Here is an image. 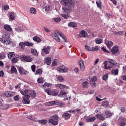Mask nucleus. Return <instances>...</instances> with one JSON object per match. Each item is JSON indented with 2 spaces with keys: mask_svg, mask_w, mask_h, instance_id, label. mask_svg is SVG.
<instances>
[{
  "mask_svg": "<svg viewBox=\"0 0 126 126\" xmlns=\"http://www.w3.org/2000/svg\"><path fill=\"white\" fill-rule=\"evenodd\" d=\"M112 114L109 111H107L106 112V115L107 117H110Z\"/></svg>",
  "mask_w": 126,
  "mask_h": 126,
  "instance_id": "864d4df0",
  "label": "nucleus"
},
{
  "mask_svg": "<svg viewBox=\"0 0 126 126\" xmlns=\"http://www.w3.org/2000/svg\"><path fill=\"white\" fill-rule=\"evenodd\" d=\"M30 12L31 13L35 14L36 13V10L34 8L32 7L30 9Z\"/></svg>",
  "mask_w": 126,
  "mask_h": 126,
  "instance_id": "c9c22d12",
  "label": "nucleus"
},
{
  "mask_svg": "<svg viewBox=\"0 0 126 126\" xmlns=\"http://www.w3.org/2000/svg\"><path fill=\"white\" fill-rule=\"evenodd\" d=\"M11 41L9 40H5L4 44L6 45H8L10 44Z\"/></svg>",
  "mask_w": 126,
  "mask_h": 126,
  "instance_id": "49530a36",
  "label": "nucleus"
},
{
  "mask_svg": "<svg viewBox=\"0 0 126 126\" xmlns=\"http://www.w3.org/2000/svg\"><path fill=\"white\" fill-rule=\"evenodd\" d=\"M45 9L46 11H49L50 9V6H46L45 7Z\"/></svg>",
  "mask_w": 126,
  "mask_h": 126,
  "instance_id": "338daca9",
  "label": "nucleus"
},
{
  "mask_svg": "<svg viewBox=\"0 0 126 126\" xmlns=\"http://www.w3.org/2000/svg\"><path fill=\"white\" fill-rule=\"evenodd\" d=\"M68 25L70 26H71L74 28L76 27L77 26L76 24L73 22H71L69 23L68 24Z\"/></svg>",
  "mask_w": 126,
  "mask_h": 126,
  "instance_id": "79ce46f5",
  "label": "nucleus"
},
{
  "mask_svg": "<svg viewBox=\"0 0 126 126\" xmlns=\"http://www.w3.org/2000/svg\"><path fill=\"white\" fill-rule=\"evenodd\" d=\"M10 18L12 20H13L15 18V16L14 13L11 12L10 13Z\"/></svg>",
  "mask_w": 126,
  "mask_h": 126,
  "instance_id": "c03bdc74",
  "label": "nucleus"
},
{
  "mask_svg": "<svg viewBox=\"0 0 126 126\" xmlns=\"http://www.w3.org/2000/svg\"><path fill=\"white\" fill-rule=\"evenodd\" d=\"M72 0H62L61 4L64 6H67L69 8H72L74 7L75 3L72 1Z\"/></svg>",
  "mask_w": 126,
  "mask_h": 126,
  "instance_id": "f03ea898",
  "label": "nucleus"
},
{
  "mask_svg": "<svg viewBox=\"0 0 126 126\" xmlns=\"http://www.w3.org/2000/svg\"><path fill=\"white\" fill-rule=\"evenodd\" d=\"M108 78V75L107 74H105L103 77V79L105 80H106Z\"/></svg>",
  "mask_w": 126,
  "mask_h": 126,
  "instance_id": "603ef678",
  "label": "nucleus"
},
{
  "mask_svg": "<svg viewBox=\"0 0 126 126\" xmlns=\"http://www.w3.org/2000/svg\"><path fill=\"white\" fill-rule=\"evenodd\" d=\"M38 122L40 123L41 124H42L45 125L47 123V121L46 120H39Z\"/></svg>",
  "mask_w": 126,
  "mask_h": 126,
  "instance_id": "4c0bfd02",
  "label": "nucleus"
},
{
  "mask_svg": "<svg viewBox=\"0 0 126 126\" xmlns=\"http://www.w3.org/2000/svg\"><path fill=\"white\" fill-rule=\"evenodd\" d=\"M109 61L110 63V65L112 66V67L117 64L115 61L113 59H109Z\"/></svg>",
  "mask_w": 126,
  "mask_h": 126,
  "instance_id": "dca6fc26",
  "label": "nucleus"
},
{
  "mask_svg": "<svg viewBox=\"0 0 126 126\" xmlns=\"http://www.w3.org/2000/svg\"><path fill=\"white\" fill-rule=\"evenodd\" d=\"M44 30L47 32H50V30L46 27H44Z\"/></svg>",
  "mask_w": 126,
  "mask_h": 126,
  "instance_id": "69168bd1",
  "label": "nucleus"
},
{
  "mask_svg": "<svg viewBox=\"0 0 126 126\" xmlns=\"http://www.w3.org/2000/svg\"><path fill=\"white\" fill-rule=\"evenodd\" d=\"M79 35L81 37H84L87 36V34L86 32L83 30L79 33Z\"/></svg>",
  "mask_w": 126,
  "mask_h": 126,
  "instance_id": "ddd939ff",
  "label": "nucleus"
},
{
  "mask_svg": "<svg viewBox=\"0 0 126 126\" xmlns=\"http://www.w3.org/2000/svg\"><path fill=\"white\" fill-rule=\"evenodd\" d=\"M58 35H59L60 36L63 38L64 42H65L66 41V38L65 36L63 33L58 30H56L54 31V33L52 35V37L57 41L59 42L60 41V39L58 37Z\"/></svg>",
  "mask_w": 126,
  "mask_h": 126,
  "instance_id": "f257e3e1",
  "label": "nucleus"
},
{
  "mask_svg": "<svg viewBox=\"0 0 126 126\" xmlns=\"http://www.w3.org/2000/svg\"><path fill=\"white\" fill-rule=\"evenodd\" d=\"M57 70L60 73H66L68 71V69L67 67L62 66L58 67Z\"/></svg>",
  "mask_w": 126,
  "mask_h": 126,
  "instance_id": "20e7f679",
  "label": "nucleus"
},
{
  "mask_svg": "<svg viewBox=\"0 0 126 126\" xmlns=\"http://www.w3.org/2000/svg\"><path fill=\"white\" fill-rule=\"evenodd\" d=\"M109 104V102L106 101H104L102 102V105L104 107L108 106Z\"/></svg>",
  "mask_w": 126,
  "mask_h": 126,
  "instance_id": "72a5a7b5",
  "label": "nucleus"
},
{
  "mask_svg": "<svg viewBox=\"0 0 126 126\" xmlns=\"http://www.w3.org/2000/svg\"><path fill=\"white\" fill-rule=\"evenodd\" d=\"M30 95L27 94L25 95L23 97V100L22 102L24 104H28L30 103V100H29V99L30 98Z\"/></svg>",
  "mask_w": 126,
  "mask_h": 126,
  "instance_id": "423d86ee",
  "label": "nucleus"
},
{
  "mask_svg": "<svg viewBox=\"0 0 126 126\" xmlns=\"http://www.w3.org/2000/svg\"><path fill=\"white\" fill-rule=\"evenodd\" d=\"M105 43L106 45L108 48L110 47L113 45V43L111 41H109L107 40H105Z\"/></svg>",
  "mask_w": 126,
  "mask_h": 126,
  "instance_id": "6ab92c4d",
  "label": "nucleus"
},
{
  "mask_svg": "<svg viewBox=\"0 0 126 126\" xmlns=\"http://www.w3.org/2000/svg\"><path fill=\"white\" fill-rule=\"evenodd\" d=\"M118 52L119 48L118 46H115L112 48L111 52L113 54H115Z\"/></svg>",
  "mask_w": 126,
  "mask_h": 126,
  "instance_id": "6e6552de",
  "label": "nucleus"
},
{
  "mask_svg": "<svg viewBox=\"0 0 126 126\" xmlns=\"http://www.w3.org/2000/svg\"><path fill=\"white\" fill-rule=\"evenodd\" d=\"M36 66L35 65H32L31 66V68L32 71L33 72H34L35 71V68Z\"/></svg>",
  "mask_w": 126,
  "mask_h": 126,
  "instance_id": "680f3d73",
  "label": "nucleus"
},
{
  "mask_svg": "<svg viewBox=\"0 0 126 126\" xmlns=\"http://www.w3.org/2000/svg\"><path fill=\"white\" fill-rule=\"evenodd\" d=\"M70 115L67 113H65L63 114L62 115V117L66 119L69 118L70 117Z\"/></svg>",
  "mask_w": 126,
  "mask_h": 126,
  "instance_id": "a878e982",
  "label": "nucleus"
},
{
  "mask_svg": "<svg viewBox=\"0 0 126 126\" xmlns=\"http://www.w3.org/2000/svg\"><path fill=\"white\" fill-rule=\"evenodd\" d=\"M9 105H2L0 106V108L3 110L6 109L9 107Z\"/></svg>",
  "mask_w": 126,
  "mask_h": 126,
  "instance_id": "473e14b6",
  "label": "nucleus"
},
{
  "mask_svg": "<svg viewBox=\"0 0 126 126\" xmlns=\"http://www.w3.org/2000/svg\"><path fill=\"white\" fill-rule=\"evenodd\" d=\"M57 105L63 107L64 106V105L63 104L62 102H58L57 103Z\"/></svg>",
  "mask_w": 126,
  "mask_h": 126,
  "instance_id": "774afa93",
  "label": "nucleus"
},
{
  "mask_svg": "<svg viewBox=\"0 0 126 126\" xmlns=\"http://www.w3.org/2000/svg\"><path fill=\"white\" fill-rule=\"evenodd\" d=\"M101 49H102V50L104 52H107V53H109V51L106 50V49L104 47H101Z\"/></svg>",
  "mask_w": 126,
  "mask_h": 126,
  "instance_id": "0e129e2a",
  "label": "nucleus"
},
{
  "mask_svg": "<svg viewBox=\"0 0 126 126\" xmlns=\"http://www.w3.org/2000/svg\"><path fill=\"white\" fill-rule=\"evenodd\" d=\"M25 44V41L22 42H20L19 44V45L21 46V49H22L24 47Z\"/></svg>",
  "mask_w": 126,
  "mask_h": 126,
  "instance_id": "a19ab883",
  "label": "nucleus"
},
{
  "mask_svg": "<svg viewBox=\"0 0 126 126\" xmlns=\"http://www.w3.org/2000/svg\"><path fill=\"white\" fill-rule=\"evenodd\" d=\"M10 34L9 33L6 31L3 32V38L6 39H9L10 37Z\"/></svg>",
  "mask_w": 126,
  "mask_h": 126,
  "instance_id": "4468645a",
  "label": "nucleus"
},
{
  "mask_svg": "<svg viewBox=\"0 0 126 126\" xmlns=\"http://www.w3.org/2000/svg\"><path fill=\"white\" fill-rule=\"evenodd\" d=\"M67 93L64 92L63 91H61L58 95V96L59 97H63L65 96Z\"/></svg>",
  "mask_w": 126,
  "mask_h": 126,
  "instance_id": "b1692460",
  "label": "nucleus"
},
{
  "mask_svg": "<svg viewBox=\"0 0 126 126\" xmlns=\"http://www.w3.org/2000/svg\"><path fill=\"white\" fill-rule=\"evenodd\" d=\"M89 83L90 84L92 85L91 86L93 87H95L96 85V83H95L94 82H92L91 80L90 81Z\"/></svg>",
  "mask_w": 126,
  "mask_h": 126,
  "instance_id": "8fccbe9b",
  "label": "nucleus"
},
{
  "mask_svg": "<svg viewBox=\"0 0 126 126\" xmlns=\"http://www.w3.org/2000/svg\"><path fill=\"white\" fill-rule=\"evenodd\" d=\"M15 53L14 52H10L8 54V56L9 58L10 59L14 57Z\"/></svg>",
  "mask_w": 126,
  "mask_h": 126,
  "instance_id": "bb28decb",
  "label": "nucleus"
},
{
  "mask_svg": "<svg viewBox=\"0 0 126 126\" xmlns=\"http://www.w3.org/2000/svg\"><path fill=\"white\" fill-rule=\"evenodd\" d=\"M45 91L47 93V94L49 95H51V93L50 92V91L48 89H46V90H45Z\"/></svg>",
  "mask_w": 126,
  "mask_h": 126,
  "instance_id": "e2e57ef3",
  "label": "nucleus"
},
{
  "mask_svg": "<svg viewBox=\"0 0 126 126\" xmlns=\"http://www.w3.org/2000/svg\"><path fill=\"white\" fill-rule=\"evenodd\" d=\"M111 72L114 75H116L118 74V69H113L111 71Z\"/></svg>",
  "mask_w": 126,
  "mask_h": 126,
  "instance_id": "e433bc0d",
  "label": "nucleus"
},
{
  "mask_svg": "<svg viewBox=\"0 0 126 126\" xmlns=\"http://www.w3.org/2000/svg\"><path fill=\"white\" fill-rule=\"evenodd\" d=\"M31 52L33 55H34L36 56H38V53L36 49H31Z\"/></svg>",
  "mask_w": 126,
  "mask_h": 126,
  "instance_id": "c85d7f7f",
  "label": "nucleus"
},
{
  "mask_svg": "<svg viewBox=\"0 0 126 126\" xmlns=\"http://www.w3.org/2000/svg\"><path fill=\"white\" fill-rule=\"evenodd\" d=\"M58 80L59 81H62L63 79V78L61 76H58Z\"/></svg>",
  "mask_w": 126,
  "mask_h": 126,
  "instance_id": "de8ad7c7",
  "label": "nucleus"
},
{
  "mask_svg": "<svg viewBox=\"0 0 126 126\" xmlns=\"http://www.w3.org/2000/svg\"><path fill=\"white\" fill-rule=\"evenodd\" d=\"M61 15L65 18L67 19L69 17L68 16L65 14H61Z\"/></svg>",
  "mask_w": 126,
  "mask_h": 126,
  "instance_id": "4d7b16f0",
  "label": "nucleus"
},
{
  "mask_svg": "<svg viewBox=\"0 0 126 126\" xmlns=\"http://www.w3.org/2000/svg\"><path fill=\"white\" fill-rule=\"evenodd\" d=\"M53 20L55 22H59L61 20L60 18L57 17L54 18Z\"/></svg>",
  "mask_w": 126,
  "mask_h": 126,
  "instance_id": "09e8293b",
  "label": "nucleus"
},
{
  "mask_svg": "<svg viewBox=\"0 0 126 126\" xmlns=\"http://www.w3.org/2000/svg\"><path fill=\"white\" fill-rule=\"evenodd\" d=\"M88 83L87 81H84L82 83V86L84 88H87L88 87Z\"/></svg>",
  "mask_w": 126,
  "mask_h": 126,
  "instance_id": "cd10ccee",
  "label": "nucleus"
},
{
  "mask_svg": "<svg viewBox=\"0 0 126 126\" xmlns=\"http://www.w3.org/2000/svg\"><path fill=\"white\" fill-rule=\"evenodd\" d=\"M51 58L50 57H47L45 60V62L47 63V64L49 65L51 63Z\"/></svg>",
  "mask_w": 126,
  "mask_h": 126,
  "instance_id": "7c9ffc66",
  "label": "nucleus"
},
{
  "mask_svg": "<svg viewBox=\"0 0 126 126\" xmlns=\"http://www.w3.org/2000/svg\"><path fill=\"white\" fill-rule=\"evenodd\" d=\"M103 63L105 69H108L112 67V66L110 65H109L108 66H107L108 62L107 61H104Z\"/></svg>",
  "mask_w": 126,
  "mask_h": 126,
  "instance_id": "4be33fe9",
  "label": "nucleus"
},
{
  "mask_svg": "<svg viewBox=\"0 0 126 126\" xmlns=\"http://www.w3.org/2000/svg\"><path fill=\"white\" fill-rule=\"evenodd\" d=\"M33 40L35 41L38 42H40L41 41L40 39L37 36H35L33 38Z\"/></svg>",
  "mask_w": 126,
  "mask_h": 126,
  "instance_id": "f704fd0d",
  "label": "nucleus"
},
{
  "mask_svg": "<svg viewBox=\"0 0 126 126\" xmlns=\"http://www.w3.org/2000/svg\"><path fill=\"white\" fill-rule=\"evenodd\" d=\"M52 85V84L50 83H47L46 82L43 85V87H45V86H47V87H49L50 86Z\"/></svg>",
  "mask_w": 126,
  "mask_h": 126,
  "instance_id": "bf43d9fd",
  "label": "nucleus"
},
{
  "mask_svg": "<svg viewBox=\"0 0 126 126\" xmlns=\"http://www.w3.org/2000/svg\"><path fill=\"white\" fill-rule=\"evenodd\" d=\"M51 48V47L49 46L44 47L42 49V51L46 54H48L49 53Z\"/></svg>",
  "mask_w": 126,
  "mask_h": 126,
  "instance_id": "0eeeda50",
  "label": "nucleus"
},
{
  "mask_svg": "<svg viewBox=\"0 0 126 126\" xmlns=\"http://www.w3.org/2000/svg\"><path fill=\"white\" fill-rule=\"evenodd\" d=\"M4 28L7 31L11 32L12 31V29L11 27L9 25L5 24L3 26Z\"/></svg>",
  "mask_w": 126,
  "mask_h": 126,
  "instance_id": "2eb2a0df",
  "label": "nucleus"
},
{
  "mask_svg": "<svg viewBox=\"0 0 126 126\" xmlns=\"http://www.w3.org/2000/svg\"><path fill=\"white\" fill-rule=\"evenodd\" d=\"M18 69L20 74L21 75L27 74L28 73V72L21 67H19Z\"/></svg>",
  "mask_w": 126,
  "mask_h": 126,
  "instance_id": "9b49d317",
  "label": "nucleus"
},
{
  "mask_svg": "<svg viewBox=\"0 0 126 126\" xmlns=\"http://www.w3.org/2000/svg\"><path fill=\"white\" fill-rule=\"evenodd\" d=\"M95 41L97 44H100L103 42V40L102 39H99L98 38H96L95 39Z\"/></svg>",
  "mask_w": 126,
  "mask_h": 126,
  "instance_id": "2f4dec72",
  "label": "nucleus"
},
{
  "mask_svg": "<svg viewBox=\"0 0 126 126\" xmlns=\"http://www.w3.org/2000/svg\"><path fill=\"white\" fill-rule=\"evenodd\" d=\"M96 117L98 118L101 120H104V119L103 116L99 114H97L96 115Z\"/></svg>",
  "mask_w": 126,
  "mask_h": 126,
  "instance_id": "37998d69",
  "label": "nucleus"
},
{
  "mask_svg": "<svg viewBox=\"0 0 126 126\" xmlns=\"http://www.w3.org/2000/svg\"><path fill=\"white\" fill-rule=\"evenodd\" d=\"M29 94L30 95L31 97L33 98L35 97L36 95L35 92L33 90L30 91Z\"/></svg>",
  "mask_w": 126,
  "mask_h": 126,
  "instance_id": "5701e85b",
  "label": "nucleus"
},
{
  "mask_svg": "<svg viewBox=\"0 0 126 126\" xmlns=\"http://www.w3.org/2000/svg\"><path fill=\"white\" fill-rule=\"evenodd\" d=\"M91 80L92 81V82H93L94 83L95 81L97 80V78L95 76L93 77L91 79Z\"/></svg>",
  "mask_w": 126,
  "mask_h": 126,
  "instance_id": "6e6d98bb",
  "label": "nucleus"
},
{
  "mask_svg": "<svg viewBox=\"0 0 126 126\" xmlns=\"http://www.w3.org/2000/svg\"><path fill=\"white\" fill-rule=\"evenodd\" d=\"M37 81L38 83H42L44 82V80L43 78H40L37 79Z\"/></svg>",
  "mask_w": 126,
  "mask_h": 126,
  "instance_id": "5fc2aeb1",
  "label": "nucleus"
},
{
  "mask_svg": "<svg viewBox=\"0 0 126 126\" xmlns=\"http://www.w3.org/2000/svg\"><path fill=\"white\" fill-rule=\"evenodd\" d=\"M15 94L14 92L7 91L4 93L5 95L7 97H11L13 96Z\"/></svg>",
  "mask_w": 126,
  "mask_h": 126,
  "instance_id": "f8f14e48",
  "label": "nucleus"
},
{
  "mask_svg": "<svg viewBox=\"0 0 126 126\" xmlns=\"http://www.w3.org/2000/svg\"><path fill=\"white\" fill-rule=\"evenodd\" d=\"M79 63L80 66V70L82 71H84L85 67L83 61L82 60H79Z\"/></svg>",
  "mask_w": 126,
  "mask_h": 126,
  "instance_id": "1a4fd4ad",
  "label": "nucleus"
},
{
  "mask_svg": "<svg viewBox=\"0 0 126 126\" xmlns=\"http://www.w3.org/2000/svg\"><path fill=\"white\" fill-rule=\"evenodd\" d=\"M19 60V59L16 58H13L11 60V61L13 63H16Z\"/></svg>",
  "mask_w": 126,
  "mask_h": 126,
  "instance_id": "a18cd8bd",
  "label": "nucleus"
},
{
  "mask_svg": "<svg viewBox=\"0 0 126 126\" xmlns=\"http://www.w3.org/2000/svg\"><path fill=\"white\" fill-rule=\"evenodd\" d=\"M11 72L12 73H15L16 74L17 73L16 68L14 66H12L11 68Z\"/></svg>",
  "mask_w": 126,
  "mask_h": 126,
  "instance_id": "c756f323",
  "label": "nucleus"
},
{
  "mask_svg": "<svg viewBox=\"0 0 126 126\" xmlns=\"http://www.w3.org/2000/svg\"><path fill=\"white\" fill-rule=\"evenodd\" d=\"M121 121L119 123L120 126H125L126 125V118L122 117L120 119Z\"/></svg>",
  "mask_w": 126,
  "mask_h": 126,
  "instance_id": "9d476101",
  "label": "nucleus"
},
{
  "mask_svg": "<svg viewBox=\"0 0 126 126\" xmlns=\"http://www.w3.org/2000/svg\"><path fill=\"white\" fill-rule=\"evenodd\" d=\"M95 119L96 118L94 116L89 117L87 119L86 121L88 122H93L94 121Z\"/></svg>",
  "mask_w": 126,
  "mask_h": 126,
  "instance_id": "393cba45",
  "label": "nucleus"
},
{
  "mask_svg": "<svg viewBox=\"0 0 126 126\" xmlns=\"http://www.w3.org/2000/svg\"><path fill=\"white\" fill-rule=\"evenodd\" d=\"M85 48L88 51H92V47L91 48L87 46H85Z\"/></svg>",
  "mask_w": 126,
  "mask_h": 126,
  "instance_id": "3c124183",
  "label": "nucleus"
},
{
  "mask_svg": "<svg viewBox=\"0 0 126 126\" xmlns=\"http://www.w3.org/2000/svg\"><path fill=\"white\" fill-rule=\"evenodd\" d=\"M42 73V72L41 70L40 69H37L36 72V74H41Z\"/></svg>",
  "mask_w": 126,
  "mask_h": 126,
  "instance_id": "13d9d810",
  "label": "nucleus"
},
{
  "mask_svg": "<svg viewBox=\"0 0 126 126\" xmlns=\"http://www.w3.org/2000/svg\"><path fill=\"white\" fill-rule=\"evenodd\" d=\"M50 118L48 120V122L53 125H56L58 124V122L57 120L59 118L57 114H55L50 117Z\"/></svg>",
  "mask_w": 126,
  "mask_h": 126,
  "instance_id": "7ed1b4c3",
  "label": "nucleus"
},
{
  "mask_svg": "<svg viewBox=\"0 0 126 126\" xmlns=\"http://www.w3.org/2000/svg\"><path fill=\"white\" fill-rule=\"evenodd\" d=\"M66 86L61 84H55L56 87L59 88L60 89H63L65 88Z\"/></svg>",
  "mask_w": 126,
  "mask_h": 126,
  "instance_id": "f3484780",
  "label": "nucleus"
},
{
  "mask_svg": "<svg viewBox=\"0 0 126 126\" xmlns=\"http://www.w3.org/2000/svg\"><path fill=\"white\" fill-rule=\"evenodd\" d=\"M29 91H30L28 90H25L24 91L21 90H19V91L21 94L22 95H24L25 96V95H27V94H29Z\"/></svg>",
  "mask_w": 126,
  "mask_h": 126,
  "instance_id": "412c9836",
  "label": "nucleus"
},
{
  "mask_svg": "<svg viewBox=\"0 0 126 126\" xmlns=\"http://www.w3.org/2000/svg\"><path fill=\"white\" fill-rule=\"evenodd\" d=\"M33 45V43H29L28 42L25 41V46L28 47H32Z\"/></svg>",
  "mask_w": 126,
  "mask_h": 126,
  "instance_id": "ea45409f",
  "label": "nucleus"
},
{
  "mask_svg": "<svg viewBox=\"0 0 126 126\" xmlns=\"http://www.w3.org/2000/svg\"><path fill=\"white\" fill-rule=\"evenodd\" d=\"M20 57L22 59L27 62H30L32 60L31 57L29 56L22 55Z\"/></svg>",
  "mask_w": 126,
  "mask_h": 126,
  "instance_id": "39448f33",
  "label": "nucleus"
},
{
  "mask_svg": "<svg viewBox=\"0 0 126 126\" xmlns=\"http://www.w3.org/2000/svg\"><path fill=\"white\" fill-rule=\"evenodd\" d=\"M99 49L98 47L97 46H95L94 47H92V51H95Z\"/></svg>",
  "mask_w": 126,
  "mask_h": 126,
  "instance_id": "052dcab7",
  "label": "nucleus"
},
{
  "mask_svg": "<svg viewBox=\"0 0 126 126\" xmlns=\"http://www.w3.org/2000/svg\"><path fill=\"white\" fill-rule=\"evenodd\" d=\"M96 3L98 7L100 9L101 8V2L100 0H97Z\"/></svg>",
  "mask_w": 126,
  "mask_h": 126,
  "instance_id": "58836bf2",
  "label": "nucleus"
},
{
  "mask_svg": "<svg viewBox=\"0 0 126 126\" xmlns=\"http://www.w3.org/2000/svg\"><path fill=\"white\" fill-rule=\"evenodd\" d=\"M15 29L16 31L18 32H23L24 30L22 27H19L17 26L15 28Z\"/></svg>",
  "mask_w": 126,
  "mask_h": 126,
  "instance_id": "a211bd4d",
  "label": "nucleus"
},
{
  "mask_svg": "<svg viewBox=\"0 0 126 126\" xmlns=\"http://www.w3.org/2000/svg\"><path fill=\"white\" fill-rule=\"evenodd\" d=\"M67 9L66 8H62V11H63V14H67L69 13L70 12V9Z\"/></svg>",
  "mask_w": 126,
  "mask_h": 126,
  "instance_id": "aec40b11",
  "label": "nucleus"
}]
</instances>
